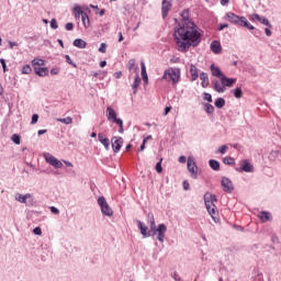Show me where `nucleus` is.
<instances>
[{
  "label": "nucleus",
  "instance_id": "f257e3e1",
  "mask_svg": "<svg viewBox=\"0 0 281 281\" xmlns=\"http://www.w3.org/2000/svg\"><path fill=\"white\" fill-rule=\"evenodd\" d=\"M182 21L175 29L173 38L178 45L179 52H188L190 47H199L201 45V33L199 26L190 20V10L184 9L181 12Z\"/></svg>",
  "mask_w": 281,
  "mask_h": 281
},
{
  "label": "nucleus",
  "instance_id": "f03ea898",
  "mask_svg": "<svg viewBox=\"0 0 281 281\" xmlns=\"http://www.w3.org/2000/svg\"><path fill=\"white\" fill-rule=\"evenodd\" d=\"M210 69L212 76H214V78H218L212 79V86L216 93H225L226 87L231 88L236 85V79L225 76V74H223L221 68H218L216 65L212 64Z\"/></svg>",
  "mask_w": 281,
  "mask_h": 281
},
{
  "label": "nucleus",
  "instance_id": "7ed1b4c3",
  "mask_svg": "<svg viewBox=\"0 0 281 281\" xmlns=\"http://www.w3.org/2000/svg\"><path fill=\"white\" fill-rule=\"evenodd\" d=\"M225 19L228 20L229 23L236 25L237 27H246V30L254 31L256 27L249 23V20L245 16L236 15L234 12H227Z\"/></svg>",
  "mask_w": 281,
  "mask_h": 281
},
{
  "label": "nucleus",
  "instance_id": "20e7f679",
  "mask_svg": "<svg viewBox=\"0 0 281 281\" xmlns=\"http://www.w3.org/2000/svg\"><path fill=\"white\" fill-rule=\"evenodd\" d=\"M162 80L167 82H172V85H179L181 80V69L179 68H168L164 71Z\"/></svg>",
  "mask_w": 281,
  "mask_h": 281
},
{
  "label": "nucleus",
  "instance_id": "39448f33",
  "mask_svg": "<svg viewBox=\"0 0 281 281\" xmlns=\"http://www.w3.org/2000/svg\"><path fill=\"white\" fill-rule=\"evenodd\" d=\"M98 205H99V207H101V212H102L103 216H113V209H111V206L106 202V198L99 196Z\"/></svg>",
  "mask_w": 281,
  "mask_h": 281
},
{
  "label": "nucleus",
  "instance_id": "423d86ee",
  "mask_svg": "<svg viewBox=\"0 0 281 281\" xmlns=\"http://www.w3.org/2000/svg\"><path fill=\"white\" fill-rule=\"evenodd\" d=\"M153 232V236H157V240L159 243H164L166 240V233L168 232V227L166 224H159Z\"/></svg>",
  "mask_w": 281,
  "mask_h": 281
},
{
  "label": "nucleus",
  "instance_id": "0eeeda50",
  "mask_svg": "<svg viewBox=\"0 0 281 281\" xmlns=\"http://www.w3.org/2000/svg\"><path fill=\"white\" fill-rule=\"evenodd\" d=\"M187 168L191 175V179H199V167L193 157H189L187 160Z\"/></svg>",
  "mask_w": 281,
  "mask_h": 281
},
{
  "label": "nucleus",
  "instance_id": "6e6552de",
  "mask_svg": "<svg viewBox=\"0 0 281 281\" xmlns=\"http://www.w3.org/2000/svg\"><path fill=\"white\" fill-rule=\"evenodd\" d=\"M204 203L210 216H212L214 223H217L218 217H216V205L212 203V201L207 200V194L204 195Z\"/></svg>",
  "mask_w": 281,
  "mask_h": 281
},
{
  "label": "nucleus",
  "instance_id": "1a4fd4ad",
  "mask_svg": "<svg viewBox=\"0 0 281 281\" xmlns=\"http://www.w3.org/2000/svg\"><path fill=\"white\" fill-rule=\"evenodd\" d=\"M15 201H18V203H23L24 205H34V199H32V195L30 193L26 194H21V193H15L14 195Z\"/></svg>",
  "mask_w": 281,
  "mask_h": 281
},
{
  "label": "nucleus",
  "instance_id": "9d476101",
  "mask_svg": "<svg viewBox=\"0 0 281 281\" xmlns=\"http://www.w3.org/2000/svg\"><path fill=\"white\" fill-rule=\"evenodd\" d=\"M44 158L46 164H49V166H53V168H63V161L58 160V158H56L54 155L45 153Z\"/></svg>",
  "mask_w": 281,
  "mask_h": 281
},
{
  "label": "nucleus",
  "instance_id": "9b49d317",
  "mask_svg": "<svg viewBox=\"0 0 281 281\" xmlns=\"http://www.w3.org/2000/svg\"><path fill=\"white\" fill-rule=\"evenodd\" d=\"M221 186L224 192H227L228 194H232V192H234V182H232L229 178L223 177L221 181Z\"/></svg>",
  "mask_w": 281,
  "mask_h": 281
},
{
  "label": "nucleus",
  "instance_id": "f8f14e48",
  "mask_svg": "<svg viewBox=\"0 0 281 281\" xmlns=\"http://www.w3.org/2000/svg\"><path fill=\"white\" fill-rule=\"evenodd\" d=\"M111 143H112L113 153H120V150H122V146L124 144V138L113 136L111 139Z\"/></svg>",
  "mask_w": 281,
  "mask_h": 281
},
{
  "label": "nucleus",
  "instance_id": "ddd939ff",
  "mask_svg": "<svg viewBox=\"0 0 281 281\" xmlns=\"http://www.w3.org/2000/svg\"><path fill=\"white\" fill-rule=\"evenodd\" d=\"M236 172H254V165L245 159L240 164V168H236Z\"/></svg>",
  "mask_w": 281,
  "mask_h": 281
},
{
  "label": "nucleus",
  "instance_id": "4468645a",
  "mask_svg": "<svg viewBox=\"0 0 281 281\" xmlns=\"http://www.w3.org/2000/svg\"><path fill=\"white\" fill-rule=\"evenodd\" d=\"M106 119L109 122H113L114 124H116L117 121H122V119H117V112H115L111 106L106 108Z\"/></svg>",
  "mask_w": 281,
  "mask_h": 281
},
{
  "label": "nucleus",
  "instance_id": "2eb2a0df",
  "mask_svg": "<svg viewBox=\"0 0 281 281\" xmlns=\"http://www.w3.org/2000/svg\"><path fill=\"white\" fill-rule=\"evenodd\" d=\"M172 10V0H164L161 4L162 19L168 16V12Z\"/></svg>",
  "mask_w": 281,
  "mask_h": 281
},
{
  "label": "nucleus",
  "instance_id": "dca6fc26",
  "mask_svg": "<svg viewBox=\"0 0 281 281\" xmlns=\"http://www.w3.org/2000/svg\"><path fill=\"white\" fill-rule=\"evenodd\" d=\"M138 229H140V234L143 238H150V232L148 231V226L144 225L142 221H137Z\"/></svg>",
  "mask_w": 281,
  "mask_h": 281
},
{
  "label": "nucleus",
  "instance_id": "f3484780",
  "mask_svg": "<svg viewBox=\"0 0 281 281\" xmlns=\"http://www.w3.org/2000/svg\"><path fill=\"white\" fill-rule=\"evenodd\" d=\"M98 139L102 144V146H104L105 150H109V148H111V140L109 138H104V134L99 133Z\"/></svg>",
  "mask_w": 281,
  "mask_h": 281
},
{
  "label": "nucleus",
  "instance_id": "a211bd4d",
  "mask_svg": "<svg viewBox=\"0 0 281 281\" xmlns=\"http://www.w3.org/2000/svg\"><path fill=\"white\" fill-rule=\"evenodd\" d=\"M191 82H194L199 79V68L194 64L190 65Z\"/></svg>",
  "mask_w": 281,
  "mask_h": 281
},
{
  "label": "nucleus",
  "instance_id": "6ab92c4d",
  "mask_svg": "<svg viewBox=\"0 0 281 281\" xmlns=\"http://www.w3.org/2000/svg\"><path fill=\"white\" fill-rule=\"evenodd\" d=\"M211 52H213V54H221V52H223V47L221 46V42L213 41L211 43Z\"/></svg>",
  "mask_w": 281,
  "mask_h": 281
},
{
  "label": "nucleus",
  "instance_id": "aec40b11",
  "mask_svg": "<svg viewBox=\"0 0 281 281\" xmlns=\"http://www.w3.org/2000/svg\"><path fill=\"white\" fill-rule=\"evenodd\" d=\"M34 71L40 78H45V76H48L49 74V70L46 67H34Z\"/></svg>",
  "mask_w": 281,
  "mask_h": 281
},
{
  "label": "nucleus",
  "instance_id": "412c9836",
  "mask_svg": "<svg viewBox=\"0 0 281 281\" xmlns=\"http://www.w3.org/2000/svg\"><path fill=\"white\" fill-rule=\"evenodd\" d=\"M200 80H202L201 87L203 89H207V85H210V77L207 76V72H201Z\"/></svg>",
  "mask_w": 281,
  "mask_h": 281
},
{
  "label": "nucleus",
  "instance_id": "4be33fe9",
  "mask_svg": "<svg viewBox=\"0 0 281 281\" xmlns=\"http://www.w3.org/2000/svg\"><path fill=\"white\" fill-rule=\"evenodd\" d=\"M139 85H142V78H139V74H136L134 82L132 85L134 95L137 94V88L139 87Z\"/></svg>",
  "mask_w": 281,
  "mask_h": 281
},
{
  "label": "nucleus",
  "instance_id": "5701e85b",
  "mask_svg": "<svg viewBox=\"0 0 281 281\" xmlns=\"http://www.w3.org/2000/svg\"><path fill=\"white\" fill-rule=\"evenodd\" d=\"M72 45L79 49H85V47H87V42H85L82 38H77L72 42Z\"/></svg>",
  "mask_w": 281,
  "mask_h": 281
},
{
  "label": "nucleus",
  "instance_id": "b1692460",
  "mask_svg": "<svg viewBox=\"0 0 281 281\" xmlns=\"http://www.w3.org/2000/svg\"><path fill=\"white\" fill-rule=\"evenodd\" d=\"M209 166L210 168H212V170H214L215 172H218V170H221V162H218V160L216 159H211L209 161Z\"/></svg>",
  "mask_w": 281,
  "mask_h": 281
},
{
  "label": "nucleus",
  "instance_id": "393cba45",
  "mask_svg": "<svg viewBox=\"0 0 281 281\" xmlns=\"http://www.w3.org/2000/svg\"><path fill=\"white\" fill-rule=\"evenodd\" d=\"M259 218L262 223H267L271 220V213L262 211L259 213Z\"/></svg>",
  "mask_w": 281,
  "mask_h": 281
},
{
  "label": "nucleus",
  "instance_id": "a878e982",
  "mask_svg": "<svg viewBox=\"0 0 281 281\" xmlns=\"http://www.w3.org/2000/svg\"><path fill=\"white\" fill-rule=\"evenodd\" d=\"M83 14H87V13H85V11H82V8L78 4L75 5V8H74L75 19H80V16L82 18Z\"/></svg>",
  "mask_w": 281,
  "mask_h": 281
},
{
  "label": "nucleus",
  "instance_id": "bb28decb",
  "mask_svg": "<svg viewBox=\"0 0 281 281\" xmlns=\"http://www.w3.org/2000/svg\"><path fill=\"white\" fill-rule=\"evenodd\" d=\"M147 217L149 222L150 232H153L154 229L157 228V224L155 223V215L153 213H148Z\"/></svg>",
  "mask_w": 281,
  "mask_h": 281
},
{
  "label": "nucleus",
  "instance_id": "cd10ccee",
  "mask_svg": "<svg viewBox=\"0 0 281 281\" xmlns=\"http://www.w3.org/2000/svg\"><path fill=\"white\" fill-rule=\"evenodd\" d=\"M140 74L144 82H148V72H146V64L144 61L140 63Z\"/></svg>",
  "mask_w": 281,
  "mask_h": 281
},
{
  "label": "nucleus",
  "instance_id": "c85d7f7f",
  "mask_svg": "<svg viewBox=\"0 0 281 281\" xmlns=\"http://www.w3.org/2000/svg\"><path fill=\"white\" fill-rule=\"evenodd\" d=\"M258 22L261 23L262 25H266L267 27H273V25H271V22H269V19H267L266 16H260L258 19Z\"/></svg>",
  "mask_w": 281,
  "mask_h": 281
},
{
  "label": "nucleus",
  "instance_id": "c756f323",
  "mask_svg": "<svg viewBox=\"0 0 281 281\" xmlns=\"http://www.w3.org/2000/svg\"><path fill=\"white\" fill-rule=\"evenodd\" d=\"M82 25L87 29L89 25H91V22L89 20V15L87 13H83L81 16Z\"/></svg>",
  "mask_w": 281,
  "mask_h": 281
},
{
  "label": "nucleus",
  "instance_id": "7c9ffc66",
  "mask_svg": "<svg viewBox=\"0 0 281 281\" xmlns=\"http://www.w3.org/2000/svg\"><path fill=\"white\" fill-rule=\"evenodd\" d=\"M223 164H225V166H234V164H236V160L231 156H226L223 158Z\"/></svg>",
  "mask_w": 281,
  "mask_h": 281
},
{
  "label": "nucleus",
  "instance_id": "2f4dec72",
  "mask_svg": "<svg viewBox=\"0 0 281 281\" xmlns=\"http://www.w3.org/2000/svg\"><path fill=\"white\" fill-rule=\"evenodd\" d=\"M203 106H204L205 113H207L209 115H212V113H214V105L210 103H204Z\"/></svg>",
  "mask_w": 281,
  "mask_h": 281
},
{
  "label": "nucleus",
  "instance_id": "473e14b6",
  "mask_svg": "<svg viewBox=\"0 0 281 281\" xmlns=\"http://www.w3.org/2000/svg\"><path fill=\"white\" fill-rule=\"evenodd\" d=\"M232 93L234 94V98L239 100V98H243V89L241 88H235L232 90Z\"/></svg>",
  "mask_w": 281,
  "mask_h": 281
},
{
  "label": "nucleus",
  "instance_id": "72a5a7b5",
  "mask_svg": "<svg viewBox=\"0 0 281 281\" xmlns=\"http://www.w3.org/2000/svg\"><path fill=\"white\" fill-rule=\"evenodd\" d=\"M127 69L130 71H133V69H135V71L139 70V67L135 66V59H130L128 64H127Z\"/></svg>",
  "mask_w": 281,
  "mask_h": 281
},
{
  "label": "nucleus",
  "instance_id": "f704fd0d",
  "mask_svg": "<svg viewBox=\"0 0 281 281\" xmlns=\"http://www.w3.org/2000/svg\"><path fill=\"white\" fill-rule=\"evenodd\" d=\"M215 106H216V109H223V106H225V99L217 98L215 100Z\"/></svg>",
  "mask_w": 281,
  "mask_h": 281
},
{
  "label": "nucleus",
  "instance_id": "c9c22d12",
  "mask_svg": "<svg viewBox=\"0 0 281 281\" xmlns=\"http://www.w3.org/2000/svg\"><path fill=\"white\" fill-rule=\"evenodd\" d=\"M57 122H60L61 124H72L74 119H71L70 116H67L66 119H57Z\"/></svg>",
  "mask_w": 281,
  "mask_h": 281
},
{
  "label": "nucleus",
  "instance_id": "e433bc0d",
  "mask_svg": "<svg viewBox=\"0 0 281 281\" xmlns=\"http://www.w3.org/2000/svg\"><path fill=\"white\" fill-rule=\"evenodd\" d=\"M65 59L68 65H71V67H74L75 69H78V65L74 63V60H71V57L69 55H65Z\"/></svg>",
  "mask_w": 281,
  "mask_h": 281
},
{
  "label": "nucleus",
  "instance_id": "4c0bfd02",
  "mask_svg": "<svg viewBox=\"0 0 281 281\" xmlns=\"http://www.w3.org/2000/svg\"><path fill=\"white\" fill-rule=\"evenodd\" d=\"M164 161V158H161L155 167L156 172H158L159 175H161V172H164V168L161 167V162Z\"/></svg>",
  "mask_w": 281,
  "mask_h": 281
},
{
  "label": "nucleus",
  "instance_id": "58836bf2",
  "mask_svg": "<svg viewBox=\"0 0 281 281\" xmlns=\"http://www.w3.org/2000/svg\"><path fill=\"white\" fill-rule=\"evenodd\" d=\"M32 65H33V67H43V65H45V60H43V59H38V60L33 59Z\"/></svg>",
  "mask_w": 281,
  "mask_h": 281
},
{
  "label": "nucleus",
  "instance_id": "ea45409f",
  "mask_svg": "<svg viewBox=\"0 0 281 281\" xmlns=\"http://www.w3.org/2000/svg\"><path fill=\"white\" fill-rule=\"evenodd\" d=\"M11 140L13 144H16L19 146V144H21V136L19 134H13Z\"/></svg>",
  "mask_w": 281,
  "mask_h": 281
},
{
  "label": "nucleus",
  "instance_id": "a19ab883",
  "mask_svg": "<svg viewBox=\"0 0 281 281\" xmlns=\"http://www.w3.org/2000/svg\"><path fill=\"white\" fill-rule=\"evenodd\" d=\"M22 74H23V75H30V74H32V67H31L30 65L23 66V68H22Z\"/></svg>",
  "mask_w": 281,
  "mask_h": 281
},
{
  "label": "nucleus",
  "instance_id": "79ce46f5",
  "mask_svg": "<svg viewBox=\"0 0 281 281\" xmlns=\"http://www.w3.org/2000/svg\"><path fill=\"white\" fill-rule=\"evenodd\" d=\"M227 150H229V147H227V145H222L221 147H218L217 153H220L221 155H225Z\"/></svg>",
  "mask_w": 281,
  "mask_h": 281
},
{
  "label": "nucleus",
  "instance_id": "37998d69",
  "mask_svg": "<svg viewBox=\"0 0 281 281\" xmlns=\"http://www.w3.org/2000/svg\"><path fill=\"white\" fill-rule=\"evenodd\" d=\"M203 100H205L206 102H212V94L210 92H204Z\"/></svg>",
  "mask_w": 281,
  "mask_h": 281
},
{
  "label": "nucleus",
  "instance_id": "c03bdc74",
  "mask_svg": "<svg viewBox=\"0 0 281 281\" xmlns=\"http://www.w3.org/2000/svg\"><path fill=\"white\" fill-rule=\"evenodd\" d=\"M119 128V133H124V121H116Z\"/></svg>",
  "mask_w": 281,
  "mask_h": 281
},
{
  "label": "nucleus",
  "instance_id": "a18cd8bd",
  "mask_svg": "<svg viewBox=\"0 0 281 281\" xmlns=\"http://www.w3.org/2000/svg\"><path fill=\"white\" fill-rule=\"evenodd\" d=\"M146 142H148V138H144L140 147L138 148V153H142L146 150Z\"/></svg>",
  "mask_w": 281,
  "mask_h": 281
},
{
  "label": "nucleus",
  "instance_id": "49530a36",
  "mask_svg": "<svg viewBox=\"0 0 281 281\" xmlns=\"http://www.w3.org/2000/svg\"><path fill=\"white\" fill-rule=\"evenodd\" d=\"M50 27L52 30H58V22L56 21V19L50 20Z\"/></svg>",
  "mask_w": 281,
  "mask_h": 281
},
{
  "label": "nucleus",
  "instance_id": "de8ad7c7",
  "mask_svg": "<svg viewBox=\"0 0 281 281\" xmlns=\"http://www.w3.org/2000/svg\"><path fill=\"white\" fill-rule=\"evenodd\" d=\"M99 52L101 54H106V43H101V45L99 47Z\"/></svg>",
  "mask_w": 281,
  "mask_h": 281
},
{
  "label": "nucleus",
  "instance_id": "09e8293b",
  "mask_svg": "<svg viewBox=\"0 0 281 281\" xmlns=\"http://www.w3.org/2000/svg\"><path fill=\"white\" fill-rule=\"evenodd\" d=\"M33 234H35V236H42L43 235V231L41 229V227H35L33 229Z\"/></svg>",
  "mask_w": 281,
  "mask_h": 281
},
{
  "label": "nucleus",
  "instance_id": "8fccbe9b",
  "mask_svg": "<svg viewBox=\"0 0 281 281\" xmlns=\"http://www.w3.org/2000/svg\"><path fill=\"white\" fill-rule=\"evenodd\" d=\"M0 64L2 65L3 74H5V71H8V66L5 65V59L0 58Z\"/></svg>",
  "mask_w": 281,
  "mask_h": 281
},
{
  "label": "nucleus",
  "instance_id": "3c124183",
  "mask_svg": "<svg viewBox=\"0 0 281 281\" xmlns=\"http://www.w3.org/2000/svg\"><path fill=\"white\" fill-rule=\"evenodd\" d=\"M60 74V68L50 69V76H58Z\"/></svg>",
  "mask_w": 281,
  "mask_h": 281
},
{
  "label": "nucleus",
  "instance_id": "603ef678",
  "mask_svg": "<svg viewBox=\"0 0 281 281\" xmlns=\"http://www.w3.org/2000/svg\"><path fill=\"white\" fill-rule=\"evenodd\" d=\"M50 212L52 214H56V215L60 214V210H58V207L56 206H50Z\"/></svg>",
  "mask_w": 281,
  "mask_h": 281
},
{
  "label": "nucleus",
  "instance_id": "864d4df0",
  "mask_svg": "<svg viewBox=\"0 0 281 281\" xmlns=\"http://www.w3.org/2000/svg\"><path fill=\"white\" fill-rule=\"evenodd\" d=\"M67 32H71V30H74V23L71 22H68L66 25H65Z\"/></svg>",
  "mask_w": 281,
  "mask_h": 281
},
{
  "label": "nucleus",
  "instance_id": "5fc2aeb1",
  "mask_svg": "<svg viewBox=\"0 0 281 281\" xmlns=\"http://www.w3.org/2000/svg\"><path fill=\"white\" fill-rule=\"evenodd\" d=\"M182 186H183V190H186V191L190 190V182H188V180H184L182 182Z\"/></svg>",
  "mask_w": 281,
  "mask_h": 281
},
{
  "label": "nucleus",
  "instance_id": "6e6d98bb",
  "mask_svg": "<svg viewBox=\"0 0 281 281\" xmlns=\"http://www.w3.org/2000/svg\"><path fill=\"white\" fill-rule=\"evenodd\" d=\"M37 122H38V114H33L31 124H36Z\"/></svg>",
  "mask_w": 281,
  "mask_h": 281
},
{
  "label": "nucleus",
  "instance_id": "4d7b16f0",
  "mask_svg": "<svg viewBox=\"0 0 281 281\" xmlns=\"http://www.w3.org/2000/svg\"><path fill=\"white\" fill-rule=\"evenodd\" d=\"M260 19V14L258 13H254L252 15H250V21H258Z\"/></svg>",
  "mask_w": 281,
  "mask_h": 281
},
{
  "label": "nucleus",
  "instance_id": "13d9d810",
  "mask_svg": "<svg viewBox=\"0 0 281 281\" xmlns=\"http://www.w3.org/2000/svg\"><path fill=\"white\" fill-rule=\"evenodd\" d=\"M9 47L10 49H14V47H19V43L9 41Z\"/></svg>",
  "mask_w": 281,
  "mask_h": 281
},
{
  "label": "nucleus",
  "instance_id": "bf43d9fd",
  "mask_svg": "<svg viewBox=\"0 0 281 281\" xmlns=\"http://www.w3.org/2000/svg\"><path fill=\"white\" fill-rule=\"evenodd\" d=\"M227 27H229V24H220V25H218V31H220V32H223V30H225V29H227Z\"/></svg>",
  "mask_w": 281,
  "mask_h": 281
},
{
  "label": "nucleus",
  "instance_id": "052dcab7",
  "mask_svg": "<svg viewBox=\"0 0 281 281\" xmlns=\"http://www.w3.org/2000/svg\"><path fill=\"white\" fill-rule=\"evenodd\" d=\"M178 161L179 164H186L188 161V158H186V156H180Z\"/></svg>",
  "mask_w": 281,
  "mask_h": 281
},
{
  "label": "nucleus",
  "instance_id": "680f3d73",
  "mask_svg": "<svg viewBox=\"0 0 281 281\" xmlns=\"http://www.w3.org/2000/svg\"><path fill=\"white\" fill-rule=\"evenodd\" d=\"M170 111H172V106H166L164 115H168V113H170Z\"/></svg>",
  "mask_w": 281,
  "mask_h": 281
},
{
  "label": "nucleus",
  "instance_id": "e2e57ef3",
  "mask_svg": "<svg viewBox=\"0 0 281 281\" xmlns=\"http://www.w3.org/2000/svg\"><path fill=\"white\" fill-rule=\"evenodd\" d=\"M65 166L68 168H74V164H71L69 160H64Z\"/></svg>",
  "mask_w": 281,
  "mask_h": 281
},
{
  "label": "nucleus",
  "instance_id": "0e129e2a",
  "mask_svg": "<svg viewBox=\"0 0 281 281\" xmlns=\"http://www.w3.org/2000/svg\"><path fill=\"white\" fill-rule=\"evenodd\" d=\"M207 201H212V203H214V201H216V195H207Z\"/></svg>",
  "mask_w": 281,
  "mask_h": 281
},
{
  "label": "nucleus",
  "instance_id": "69168bd1",
  "mask_svg": "<svg viewBox=\"0 0 281 281\" xmlns=\"http://www.w3.org/2000/svg\"><path fill=\"white\" fill-rule=\"evenodd\" d=\"M265 33H266V35L271 36V34H272L271 29L269 26L266 27Z\"/></svg>",
  "mask_w": 281,
  "mask_h": 281
},
{
  "label": "nucleus",
  "instance_id": "338daca9",
  "mask_svg": "<svg viewBox=\"0 0 281 281\" xmlns=\"http://www.w3.org/2000/svg\"><path fill=\"white\" fill-rule=\"evenodd\" d=\"M114 78L120 79L122 78V71H117L114 74Z\"/></svg>",
  "mask_w": 281,
  "mask_h": 281
},
{
  "label": "nucleus",
  "instance_id": "774afa93",
  "mask_svg": "<svg viewBox=\"0 0 281 281\" xmlns=\"http://www.w3.org/2000/svg\"><path fill=\"white\" fill-rule=\"evenodd\" d=\"M47 133V130H40L37 131V135H45Z\"/></svg>",
  "mask_w": 281,
  "mask_h": 281
}]
</instances>
